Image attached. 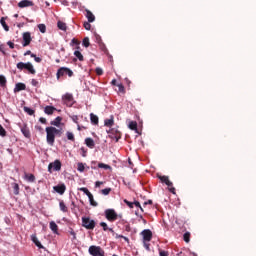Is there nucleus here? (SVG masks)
<instances>
[{
  "mask_svg": "<svg viewBox=\"0 0 256 256\" xmlns=\"http://www.w3.org/2000/svg\"><path fill=\"white\" fill-rule=\"evenodd\" d=\"M88 253L91 256H105V250L101 246L92 245L88 249Z\"/></svg>",
  "mask_w": 256,
  "mask_h": 256,
  "instance_id": "20e7f679",
  "label": "nucleus"
},
{
  "mask_svg": "<svg viewBox=\"0 0 256 256\" xmlns=\"http://www.w3.org/2000/svg\"><path fill=\"white\" fill-rule=\"evenodd\" d=\"M85 17L88 20L89 23H93L95 21V15L90 10H85Z\"/></svg>",
  "mask_w": 256,
  "mask_h": 256,
  "instance_id": "2eb2a0df",
  "label": "nucleus"
},
{
  "mask_svg": "<svg viewBox=\"0 0 256 256\" xmlns=\"http://www.w3.org/2000/svg\"><path fill=\"white\" fill-rule=\"evenodd\" d=\"M143 246L146 251H151V244L149 243V241H143Z\"/></svg>",
  "mask_w": 256,
  "mask_h": 256,
  "instance_id": "79ce46f5",
  "label": "nucleus"
},
{
  "mask_svg": "<svg viewBox=\"0 0 256 256\" xmlns=\"http://www.w3.org/2000/svg\"><path fill=\"white\" fill-rule=\"evenodd\" d=\"M102 195H109L111 193V188H105L101 190Z\"/></svg>",
  "mask_w": 256,
  "mask_h": 256,
  "instance_id": "49530a36",
  "label": "nucleus"
},
{
  "mask_svg": "<svg viewBox=\"0 0 256 256\" xmlns=\"http://www.w3.org/2000/svg\"><path fill=\"white\" fill-rule=\"evenodd\" d=\"M183 239H184L185 243H189V241L191 239V234L189 232L184 233Z\"/></svg>",
  "mask_w": 256,
  "mask_h": 256,
  "instance_id": "e433bc0d",
  "label": "nucleus"
},
{
  "mask_svg": "<svg viewBox=\"0 0 256 256\" xmlns=\"http://www.w3.org/2000/svg\"><path fill=\"white\" fill-rule=\"evenodd\" d=\"M35 129H36L37 131H43V127H41V126H35Z\"/></svg>",
  "mask_w": 256,
  "mask_h": 256,
  "instance_id": "338daca9",
  "label": "nucleus"
},
{
  "mask_svg": "<svg viewBox=\"0 0 256 256\" xmlns=\"http://www.w3.org/2000/svg\"><path fill=\"white\" fill-rule=\"evenodd\" d=\"M85 145H87L89 147V149H94L95 148V140H93V138H86Z\"/></svg>",
  "mask_w": 256,
  "mask_h": 256,
  "instance_id": "6ab92c4d",
  "label": "nucleus"
},
{
  "mask_svg": "<svg viewBox=\"0 0 256 256\" xmlns=\"http://www.w3.org/2000/svg\"><path fill=\"white\" fill-rule=\"evenodd\" d=\"M66 137L68 141L75 143V134H73V132H66Z\"/></svg>",
  "mask_w": 256,
  "mask_h": 256,
  "instance_id": "cd10ccee",
  "label": "nucleus"
},
{
  "mask_svg": "<svg viewBox=\"0 0 256 256\" xmlns=\"http://www.w3.org/2000/svg\"><path fill=\"white\" fill-rule=\"evenodd\" d=\"M62 100H63V103H65V105H71V103H73V94L66 93L62 97Z\"/></svg>",
  "mask_w": 256,
  "mask_h": 256,
  "instance_id": "f8f14e48",
  "label": "nucleus"
},
{
  "mask_svg": "<svg viewBox=\"0 0 256 256\" xmlns=\"http://www.w3.org/2000/svg\"><path fill=\"white\" fill-rule=\"evenodd\" d=\"M7 86V78L5 76L0 75V87H6Z\"/></svg>",
  "mask_w": 256,
  "mask_h": 256,
  "instance_id": "c756f323",
  "label": "nucleus"
},
{
  "mask_svg": "<svg viewBox=\"0 0 256 256\" xmlns=\"http://www.w3.org/2000/svg\"><path fill=\"white\" fill-rule=\"evenodd\" d=\"M61 121H63V118L61 116H58L53 121H51L50 125H53L54 127H59V125H61Z\"/></svg>",
  "mask_w": 256,
  "mask_h": 256,
  "instance_id": "aec40b11",
  "label": "nucleus"
},
{
  "mask_svg": "<svg viewBox=\"0 0 256 256\" xmlns=\"http://www.w3.org/2000/svg\"><path fill=\"white\" fill-rule=\"evenodd\" d=\"M90 120L92 125H99V117L97 115L91 113Z\"/></svg>",
  "mask_w": 256,
  "mask_h": 256,
  "instance_id": "4be33fe9",
  "label": "nucleus"
},
{
  "mask_svg": "<svg viewBox=\"0 0 256 256\" xmlns=\"http://www.w3.org/2000/svg\"><path fill=\"white\" fill-rule=\"evenodd\" d=\"M95 225V220H92L89 217L82 218V226H84L85 229L93 231V229H95Z\"/></svg>",
  "mask_w": 256,
  "mask_h": 256,
  "instance_id": "39448f33",
  "label": "nucleus"
},
{
  "mask_svg": "<svg viewBox=\"0 0 256 256\" xmlns=\"http://www.w3.org/2000/svg\"><path fill=\"white\" fill-rule=\"evenodd\" d=\"M16 67L17 69H19V71H23V69H26V71H28L31 75H35V73H37L31 62H19L17 63Z\"/></svg>",
  "mask_w": 256,
  "mask_h": 256,
  "instance_id": "f03ea898",
  "label": "nucleus"
},
{
  "mask_svg": "<svg viewBox=\"0 0 256 256\" xmlns=\"http://www.w3.org/2000/svg\"><path fill=\"white\" fill-rule=\"evenodd\" d=\"M59 207H60V210L63 211V213H67L68 209H67V206L65 205V202L60 201Z\"/></svg>",
  "mask_w": 256,
  "mask_h": 256,
  "instance_id": "473e14b6",
  "label": "nucleus"
},
{
  "mask_svg": "<svg viewBox=\"0 0 256 256\" xmlns=\"http://www.w3.org/2000/svg\"><path fill=\"white\" fill-rule=\"evenodd\" d=\"M104 215L105 218L107 219V221H109L110 223H115V221H117V219H119V214H117V212L115 211V209H106L104 211Z\"/></svg>",
  "mask_w": 256,
  "mask_h": 256,
  "instance_id": "7ed1b4c3",
  "label": "nucleus"
},
{
  "mask_svg": "<svg viewBox=\"0 0 256 256\" xmlns=\"http://www.w3.org/2000/svg\"><path fill=\"white\" fill-rule=\"evenodd\" d=\"M96 74H98V75H103V69H101V68H96Z\"/></svg>",
  "mask_w": 256,
  "mask_h": 256,
  "instance_id": "4d7b16f0",
  "label": "nucleus"
},
{
  "mask_svg": "<svg viewBox=\"0 0 256 256\" xmlns=\"http://www.w3.org/2000/svg\"><path fill=\"white\" fill-rule=\"evenodd\" d=\"M129 129H131V131H135L136 133H139V130L137 128V122L136 121H131L128 125Z\"/></svg>",
  "mask_w": 256,
  "mask_h": 256,
  "instance_id": "b1692460",
  "label": "nucleus"
},
{
  "mask_svg": "<svg viewBox=\"0 0 256 256\" xmlns=\"http://www.w3.org/2000/svg\"><path fill=\"white\" fill-rule=\"evenodd\" d=\"M31 239H32L33 243L36 245V247H38V249H44V247L42 246V244L39 241V239H37V236L32 235Z\"/></svg>",
  "mask_w": 256,
  "mask_h": 256,
  "instance_id": "412c9836",
  "label": "nucleus"
},
{
  "mask_svg": "<svg viewBox=\"0 0 256 256\" xmlns=\"http://www.w3.org/2000/svg\"><path fill=\"white\" fill-rule=\"evenodd\" d=\"M25 113H28L29 115H35V110L29 108V107H24Z\"/></svg>",
  "mask_w": 256,
  "mask_h": 256,
  "instance_id": "a19ab883",
  "label": "nucleus"
},
{
  "mask_svg": "<svg viewBox=\"0 0 256 256\" xmlns=\"http://www.w3.org/2000/svg\"><path fill=\"white\" fill-rule=\"evenodd\" d=\"M0 23L5 31H9V26L7 25V22H5V17L0 19Z\"/></svg>",
  "mask_w": 256,
  "mask_h": 256,
  "instance_id": "c85d7f7f",
  "label": "nucleus"
},
{
  "mask_svg": "<svg viewBox=\"0 0 256 256\" xmlns=\"http://www.w3.org/2000/svg\"><path fill=\"white\" fill-rule=\"evenodd\" d=\"M72 121H74V123L78 124L79 122V117L78 116H73L72 117Z\"/></svg>",
  "mask_w": 256,
  "mask_h": 256,
  "instance_id": "13d9d810",
  "label": "nucleus"
},
{
  "mask_svg": "<svg viewBox=\"0 0 256 256\" xmlns=\"http://www.w3.org/2000/svg\"><path fill=\"white\" fill-rule=\"evenodd\" d=\"M141 235L143 237V241H151V239H153V232L149 229L143 230Z\"/></svg>",
  "mask_w": 256,
  "mask_h": 256,
  "instance_id": "1a4fd4ad",
  "label": "nucleus"
},
{
  "mask_svg": "<svg viewBox=\"0 0 256 256\" xmlns=\"http://www.w3.org/2000/svg\"><path fill=\"white\" fill-rule=\"evenodd\" d=\"M61 160H55L48 165V173H53V171H61Z\"/></svg>",
  "mask_w": 256,
  "mask_h": 256,
  "instance_id": "423d86ee",
  "label": "nucleus"
},
{
  "mask_svg": "<svg viewBox=\"0 0 256 256\" xmlns=\"http://www.w3.org/2000/svg\"><path fill=\"white\" fill-rule=\"evenodd\" d=\"M7 45L10 47V49H15V44L13 42L8 41Z\"/></svg>",
  "mask_w": 256,
  "mask_h": 256,
  "instance_id": "5fc2aeb1",
  "label": "nucleus"
},
{
  "mask_svg": "<svg viewBox=\"0 0 256 256\" xmlns=\"http://www.w3.org/2000/svg\"><path fill=\"white\" fill-rule=\"evenodd\" d=\"M114 123H115V121H114L113 116H111L109 119H106L104 121L105 127H113Z\"/></svg>",
  "mask_w": 256,
  "mask_h": 256,
  "instance_id": "5701e85b",
  "label": "nucleus"
},
{
  "mask_svg": "<svg viewBox=\"0 0 256 256\" xmlns=\"http://www.w3.org/2000/svg\"><path fill=\"white\" fill-rule=\"evenodd\" d=\"M101 185H103V182H101V181H97L95 183V187H101Z\"/></svg>",
  "mask_w": 256,
  "mask_h": 256,
  "instance_id": "680f3d73",
  "label": "nucleus"
},
{
  "mask_svg": "<svg viewBox=\"0 0 256 256\" xmlns=\"http://www.w3.org/2000/svg\"><path fill=\"white\" fill-rule=\"evenodd\" d=\"M160 179L161 183H165L167 187H173V182L169 180V176H158Z\"/></svg>",
  "mask_w": 256,
  "mask_h": 256,
  "instance_id": "4468645a",
  "label": "nucleus"
},
{
  "mask_svg": "<svg viewBox=\"0 0 256 256\" xmlns=\"http://www.w3.org/2000/svg\"><path fill=\"white\" fill-rule=\"evenodd\" d=\"M25 179L28 183H35V175L25 173Z\"/></svg>",
  "mask_w": 256,
  "mask_h": 256,
  "instance_id": "a878e982",
  "label": "nucleus"
},
{
  "mask_svg": "<svg viewBox=\"0 0 256 256\" xmlns=\"http://www.w3.org/2000/svg\"><path fill=\"white\" fill-rule=\"evenodd\" d=\"M82 45H83V47H89V45H91V43L89 42V37H85L83 39Z\"/></svg>",
  "mask_w": 256,
  "mask_h": 256,
  "instance_id": "4c0bfd02",
  "label": "nucleus"
},
{
  "mask_svg": "<svg viewBox=\"0 0 256 256\" xmlns=\"http://www.w3.org/2000/svg\"><path fill=\"white\" fill-rule=\"evenodd\" d=\"M144 205H153V200H148L144 202Z\"/></svg>",
  "mask_w": 256,
  "mask_h": 256,
  "instance_id": "e2e57ef3",
  "label": "nucleus"
},
{
  "mask_svg": "<svg viewBox=\"0 0 256 256\" xmlns=\"http://www.w3.org/2000/svg\"><path fill=\"white\" fill-rule=\"evenodd\" d=\"M0 51L1 53H3V55H5V48L3 47V45H0Z\"/></svg>",
  "mask_w": 256,
  "mask_h": 256,
  "instance_id": "69168bd1",
  "label": "nucleus"
},
{
  "mask_svg": "<svg viewBox=\"0 0 256 256\" xmlns=\"http://www.w3.org/2000/svg\"><path fill=\"white\" fill-rule=\"evenodd\" d=\"M99 169H111V167L105 163H99L98 164Z\"/></svg>",
  "mask_w": 256,
  "mask_h": 256,
  "instance_id": "a18cd8bd",
  "label": "nucleus"
},
{
  "mask_svg": "<svg viewBox=\"0 0 256 256\" xmlns=\"http://www.w3.org/2000/svg\"><path fill=\"white\" fill-rule=\"evenodd\" d=\"M40 123H42L43 125H46L47 124V119H45L44 117H41L39 119Z\"/></svg>",
  "mask_w": 256,
  "mask_h": 256,
  "instance_id": "6e6d98bb",
  "label": "nucleus"
},
{
  "mask_svg": "<svg viewBox=\"0 0 256 256\" xmlns=\"http://www.w3.org/2000/svg\"><path fill=\"white\" fill-rule=\"evenodd\" d=\"M31 57L36 61V63H41L42 59L40 57H37L35 54H31Z\"/></svg>",
  "mask_w": 256,
  "mask_h": 256,
  "instance_id": "09e8293b",
  "label": "nucleus"
},
{
  "mask_svg": "<svg viewBox=\"0 0 256 256\" xmlns=\"http://www.w3.org/2000/svg\"><path fill=\"white\" fill-rule=\"evenodd\" d=\"M31 85H33V87H37L39 85V81L32 79L31 80Z\"/></svg>",
  "mask_w": 256,
  "mask_h": 256,
  "instance_id": "3c124183",
  "label": "nucleus"
},
{
  "mask_svg": "<svg viewBox=\"0 0 256 256\" xmlns=\"http://www.w3.org/2000/svg\"><path fill=\"white\" fill-rule=\"evenodd\" d=\"M12 189H13L14 195H19V184L12 183Z\"/></svg>",
  "mask_w": 256,
  "mask_h": 256,
  "instance_id": "2f4dec72",
  "label": "nucleus"
},
{
  "mask_svg": "<svg viewBox=\"0 0 256 256\" xmlns=\"http://www.w3.org/2000/svg\"><path fill=\"white\" fill-rule=\"evenodd\" d=\"M100 227H102L103 231H110L113 233V228H109V226L105 222H100Z\"/></svg>",
  "mask_w": 256,
  "mask_h": 256,
  "instance_id": "bb28decb",
  "label": "nucleus"
},
{
  "mask_svg": "<svg viewBox=\"0 0 256 256\" xmlns=\"http://www.w3.org/2000/svg\"><path fill=\"white\" fill-rule=\"evenodd\" d=\"M55 111H57V108H55L53 106H46L44 108V113H46V115H53V113H55Z\"/></svg>",
  "mask_w": 256,
  "mask_h": 256,
  "instance_id": "a211bd4d",
  "label": "nucleus"
},
{
  "mask_svg": "<svg viewBox=\"0 0 256 256\" xmlns=\"http://www.w3.org/2000/svg\"><path fill=\"white\" fill-rule=\"evenodd\" d=\"M91 23L92 22H84L83 27L86 29V31H91Z\"/></svg>",
  "mask_w": 256,
  "mask_h": 256,
  "instance_id": "37998d69",
  "label": "nucleus"
},
{
  "mask_svg": "<svg viewBox=\"0 0 256 256\" xmlns=\"http://www.w3.org/2000/svg\"><path fill=\"white\" fill-rule=\"evenodd\" d=\"M55 135L61 137L63 135V129H57L56 127H46V141L50 147L55 145Z\"/></svg>",
  "mask_w": 256,
  "mask_h": 256,
  "instance_id": "f257e3e1",
  "label": "nucleus"
},
{
  "mask_svg": "<svg viewBox=\"0 0 256 256\" xmlns=\"http://www.w3.org/2000/svg\"><path fill=\"white\" fill-rule=\"evenodd\" d=\"M78 191H82V193H84L85 195H87V197H91V193L89 192V189L85 188V187H81L78 188Z\"/></svg>",
  "mask_w": 256,
  "mask_h": 256,
  "instance_id": "72a5a7b5",
  "label": "nucleus"
},
{
  "mask_svg": "<svg viewBox=\"0 0 256 256\" xmlns=\"http://www.w3.org/2000/svg\"><path fill=\"white\" fill-rule=\"evenodd\" d=\"M77 169H78V171H80V173H83V171H85V165L83 163L79 162L77 164Z\"/></svg>",
  "mask_w": 256,
  "mask_h": 256,
  "instance_id": "58836bf2",
  "label": "nucleus"
},
{
  "mask_svg": "<svg viewBox=\"0 0 256 256\" xmlns=\"http://www.w3.org/2000/svg\"><path fill=\"white\" fill-rule=\"evenodd\" d=\"M65 75L71 77L73 75V71L67 67H61L60 69H58L56 74L57 79H60V77H63Z\"/></svg>",
  "mask_w": 256,
  "mask_h": 256,
  "instance_id": "0eeeda50",
  "label": "nucleus"
},
{
  "mask_svg": "<svg viewBox=\"0 0 256 256\" xmlns=\"http://www.w3.org/2000/svg\"><path fill=\"white\" fill-rule=\"evenodd\" d=\"M133 205H135V207H139V209H141V211H143V207H141V203H139V201H135L133 203Z\"/></svg>",
  "mask_w": 256,
  "mask_h": 256,
  "instance_id": "603ef678",
  "label": "nucleus"
},
{
  "mask_svg": "<svg viewBox=\"0 0 256 256\" xmlns=\"http://www.w3.org/2000/svg\"><path fill=\"white\" fill-rule=\"evenodd\" d=\"M159 255H160V256H169V252H168V251H165V250L159 249Z\"/></svg>",
  "mask_w": 256,
  "mask_h": 256,
  "instance_id": "8fccbe9b",
  "label": "nucleus"
},
{
  "mask_svg": "<svg viewBox=\"0 0 256 256\" xmlns=\"http://www.w3.org/2000/svg\"><path fill=\"white\" fill-rule=\"evenodd\" d=\"M21 133L26 137V139H31V131L29 130V127H27V124H24L21 127Z\"/></svg>",
  "mask_w": 256,
  "mask_h": 256,
  "instance_id": "9d476101",
  "label": "nucleus"
},
{
  "mask_svg": "<svg viewBox=\"0 0 256 256\" xmlns=\"http://www.w3.org/2000/svg\"><path fill=\"white\" fill-rule=\"evenodd\" d=\"M50 229L55 235H59V226H57V223L55 221L50 222Z\"/></svg>",
  "mask_w": 256,
  "mask_h": 256,
  "instance_id": "f3484780",
  "label": "nucleus"
},
{
  "mask_svg": "<svg viewBox=\"0 0 256 256\" xmlns=\"http://www.w3.org/2000/svg\"><path fill=\"white\" fill-rule=\"evenodd\" d=\"M20 9H25V7H33V1L31 0H22L18 3Z\"/></svg>",
  "mask_w": 256,
  "mask_h": 256,
  "instance_id": "ddd939ff",
  "label": "nucleus"
},
{
  "mask_svg": "<svg viewBox=\"0 0 256 256\" xmlns=\"http://www.w3.org/2000/svg\"><path fill=\"white\" fill-rule=\"evenodd\" d=\"M88 199H89V202H90V205H92V207H97V205H99L95 199L93 198V194H90V196H88Z\"/></svg>",
  "mask_w": 256,
  "mask_h": 256,
  "instance_id": "7c9ffc66",
  "label": "nucleus"
},
{
  "mask_svg": "<svg viewBox=\"0 0 256 256\" xmlns=\"http://www.w3.org/2000/svg\"><path fill=\"white\" fill-rule=\"evenodd\" d=\"M27 55H30V56L33 55V53H31V50H28V51H26V52L24 53V56H25V57H27Z\"/></svg>",
  "mask_w": 256,
  "mask_h": 256,
  "instance_id": "0e129e2a",
  "label": "nucleus"
},
{
  "mask_svg": "<svg viewBox=\"0 0 256 256\" xmlns=\"http://www.w3.org/2000/svg\"><path fill=\"white\" fill-rule=\"evenodd\" d=\"M121 239H124V241H126V243H129V238L123 236V235H120L119 236Z\"/></svg>",
  "mask_w": 256,
  "mask_h": 256,
  "instance_id": "052dcab7",
  "label": "nucleus"
},
{
  "mask_svg": "<svg viewBox=\"0 0 256 256\" xmlns=\"http://www.w3.org/2000/svg\"><path fill=\"white\" fill-rule=\"evenodd\" d=\"M117 87L119 93H125V86H123V84H118Z\"/></svg>",
  "mask_w": 256,
  "mask_h": 256,
  "instance_id": "de8ad7c7",
  "label": "nucleus"
},
{
  "mask_svg": "<svg viewBox=\"0 0 256 256\" xmlns=\"http://www.w3.org/2000/svg\"><path fill=\"white\" fill-rule=\"evenodd\" d=\"M0 136L1 137H6L7 136V131L5 128H3V125L0 124Z\"/></svg>",
  "mask_w": 256,
  "mask_h": 256,
  "instance_id": "ea45409f",
  "label": "nucleus"
},
{
  "mask_svg": "<svg viewBox=\"0 0 256 256\" xmlns=\"http://www.w3.org/2000/svg\"><path fill=\"white\" fill-rule=\"evenodd\" d=\"M74 55H75V57H77V59H78L79 61H84L83 54H81L80 51L76 50V51L74 52Z\"/></svg>",
  "mask_w": 256,
  "mask_h": 256,
  "instance_id": "f704fd0d",
  "label": "nucleus"
},
{
  "mask_svg": "<svg viewBox=\"0 0 256 256\" xmlns=\"http://www.w3.org/2000/svg\"><path fill=\"white\" fill-rule=\"evenodd\" d=\"M38 29H39L40 33H46L47 26H45V24H39Z\"/></svg>",
  "mask_w": 256,
  "mask_h": 256,
  "instance_id": "c9c22d12",
  "label": "nucleus"
},
{
  "mask_svg": "<svg viewBox=\"0 0 256 256\" xmlns=\"http://www.w3.org/2000/svg\"><path fill=\"white\" fill-rule=\"evenodd\" d=\"M27 89V86L24 83H17L14 88V93H19V91H25Z\"/></svg>",
  "mask_w": 256,
  "mask_h": 256,
  "instance_id": "dca6fc26",
  "label": "nucleus"
},
{
  "mask_svg": "<svg viewBox=\"0 0 256 256\" xmlns=\"http://www.w3.org/2000/svg\"><path fill=\"white\" fill-rule=\"evenodd\" d=\"M169 191L170 193H173V195H175V187L170 186Z\"/></svg>",
  "mask_w": 256,
  "mask_h": 256,
  "instance_id": "bf43d9fd",
  "label": "nucleus"
},
{
  "mask_svg": "<svg viewBox=\"0 0 256 256\" xmlns=\"http://www.w3.org/2000/svg\"><path fill=\"white\" fill-rule=\"evenodd\" d=\"M23 42L22 46L23 47H28V45H31V33L30 32H24L22 36Z\"/></svg>",
  "mask_w": 256,
  "mask_h": 256,
  "instance_id": "6e6552de",
  "label": "nucleus"
},
{
  "mask_svg": "<svg viewBox=\"0 0 256 256\" xmlns=\"http://www.w3.org/2000/svg\"><path fill=\"white\" fill-rule=\"evenodd\" d=\"M57 27L61 31H67V24L65 22H63V21H58L57 22Z\"/></svg>",
  "mask_w": 256,
  "mask_h": 256,
  "instance_id": "393cba45",
  "label": "nucleus"
},
{
  "mask_svg": "<svg viewBox=\"0 0 256 256\" xmlns=\"http://www.w3.org/2000/svg\"><path fill=\"white\" fill-rule=\"evenodd\" d=\"M71 45H77L76 49H81V47H79V45H80L79 40H77V39H75V38H73V39L71 40Z\"/></svg>",
  "mask_w": 256,
  "mask_h": 256,
  "instance_id": "c03bdc74",
  "label": "nucleus"
},
{
  "mask_svg": "<svg viewBox=\"0 0 256 256\" xmlns=\"http://www.w3.org/2000/svg\"><path fill=\"white\" fill-rule=\"evenodd\" d=\"M124 203H126V205H128V207H130V209H133V203L128 201V200H124Z\"/></svg>",
  "mask_w": 256,
  "mask_h": 256,
  "instance_id": "864d4df0",
  "label": "nucleus"
},
{
  "mask_svg": "<svg viewBox=\"0 0 256 256\" xmlns=\"http://www.w3.org/2000/svg\"><path fill=\"white\" fill-rule=\"evenodd\" d=\"M54 191H56V193H59V195H63V193H65V191L67 190V186H65V184H59L57 186L53 187Z\"/></svg>",
  "mask_w": 256,
  "mask_h": 256,
  "instance_id": "9b49d317",
  "label": "nucleus"
},
{
  "mask_svg": "<svg viewBox=\"0 0 256 256\" xmlns=\"http://www.w3.org/2000/svg\"><path fill=\"white\" fill-rule=\"evenodd\" d=\"M111 85H114V86H115V85H118V84H117V80L113 79V80L111 81Z\"/></svg>",
  "mask_w": 256,
  "mask_h": 256,
  "instance_id": "774afa93",
  "label": "nucleus"
}]
</instances>
